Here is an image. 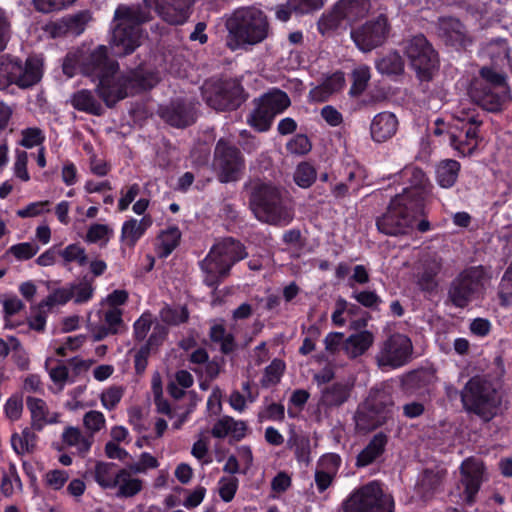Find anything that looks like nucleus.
<instances>
[{"instance_id": "f257e3e1", "label": "nucleus", "mask_w": 512, "mask_h": 512, "mask_svg": "<svg viewBox=\"0 0 512 512\" xmlns=\"http://www.w3.org/2000/svg\"><path fill=\"white\" fill-rule=\"evenodd\" d=\"M249 208L255 218L273 226H287L294 219V206L286 190L271 181L251 180L245 184Z\"/></svg>"}, {"instance_id": "f03ea898", "label": "nucleus", "mask_w": 512, "mask_h": 512, "mask_svg": "<svg viewBox=\"0 0 512 512\" xmlns=\"http://www.w3.org/2000/svg\"><path fill=\"white\" fill-rule=\"evenodd\" d=\"M150 20V11L141 6L119 5L111 24L109 47L113 55L125 57L141 45L142 24Z\"/></svg>"}, {"instance_id": "7ed1b4c3", "label": "nucleus", "mask_w": 512, "mask_h": 512, "mask_svg": "<svg viewBox=\"0 0 512 512\" xmlns=\"http://www.w3.org/2000/svg\"><path fill=\"white\" fill-rule=\"evenodd\" d=\"M228 45L231 49L263 42L269 33L266 14L254 6L240 7L226 20Z\"/></svg>"}, {"instance_id": "20e7f679", "label": "nucleus", "mask_w": 512, "mask_h": 512, "mask_svg": "<svg viewBox=\"0 0 512 512\" xmlns=\"http://www.w3.org/2000/svg\"><path fill=\"white\" fill-rule=\"evenodd\" d=\"M201 95L207 106L217 112L236 111L249 97L236 78H210L203 83Z\"/></svg>"}, {"instance_id": "39448f33", "label": "nucleus", "mask_w": 512, "mask_h": 512, "mask_svg": "<svg viewBox=\"0 0 512 512\" xmlns=\"http://www.w3.org/2000/svg\"><path fill=\"white\" fill-rule=\"evenodd\" d=\"M392 184L403 186L396 197H403L414 209L425 210L432 195L433 184L424 170L414 164H407L397 173L388 177Z\"/></svg>"}, {"instance_id": "423d86ee", "label": "nucleus", "mask_w": 512, "mask_h": 512, "mask_svg": "<svg viewBox=\"0 0 512 512\" xmlns=\"http://www.w3.org/2000/svg\"><path fill=\"white\" fill-rule=\"evenodd\" d=\"M159 82L157 73L138 66L129 69L127 72L118 71L112 89H103L107 99L106 107L114 108L121 100L134 96L154 88Z\"/></svg>"}, {"instance_id": "0eeeda50", "label": "nucleus", "mask_w": 512, "mask_h": 512, "mask_svg": "<svg viewBox=\"0 0 512 512\" xmlns=\"http://www.w3.org/2000/svg\"><path fill=\"white\" fill-rule=\"evenodd\" d=\"M42 75V63L34 56L25 61L10 54L0 56V89L9 85L28 89L40 82Z\"/></svg>"}, {"instance_id": "6e6552de", "label": "nucleus", "mask_w": 512, "mask_h": 512, "mask_svg": "<svg viewBox=\"0 0 512 512\" xmlns=\"http://www.w3.org/2000/svg\"><path fill=\"white\" fill-rule=\"evenodd\" d=\"M425 210L411 207L403 197H392L386 211L376 218L377 230L386 236L408 235Z\"/></svg>"}, {"instance_id": "1a4fd4ad", "label": "nucleus", "mask_w": 512, "mask_h": 512, "mask_svg": "<svg viewBox=\"0 0 512 512\" xmlns=\"http://www.w3.org/2000/svg\"><path fill=\"white\" fill-rule=\"evenodd\" d=\"M119 68V63L109 57L108 48L105 45L96 47L79 63L81 74L90 77L93 81H98L95 91L105 105L107 99L103 89L108 91L112 89Z\"/></svg>"}, {"instance_id": "9d476101", "label": "nucleus", "mask_w": 512, "mask_h": 512, "mask_svg": "<svg viewBox=\"0 0 512 512\" xmlns=\"http://www.w3.org/2000/svg\"><path fill=\"white\" fill-rule=\"evenodd\" d=\"M254 109L247 117V123L257 132L270 130L275 117L291 105L288 94L276 87L253 100Z\"/></svg>"}, {"instance_id": "9b49d317", "label": "nucleus", "mask_w": 512, "mask_h": 512, "mask_svg": "<svg viewBox=\"0 0 512 512\" xmlns=\"http://www.w3.org/2000/svg\"><path fill=\"white\" fill-rule=\"evenodd\" d=\"M394 499L379 482H370L355 490L343 502V512H394Z\"/></svg>"}, {"instance_id": "f8f14e48", "label": "nucleus", "mask_w": 512, "mask_h": 512, "mask_svg": "<svg viewBox=\"0 0 512 512\" xmlns=\"http://www.w3.org/2000/svg\"><path fill=\"white\" fill-rule=\"evenodd\" d=\"M460 399L465 411L481 417L491 414L499 403L493 384L480 376L468 380L461 390Z\"/></svg>"}, {"instance_id": "ddd939ff", "label": "nucleus", "mask_w": 512, "mask_h": 512, "mask_svg": "<svg viewBox=\"0 0 512 512\" xmlns=\"http://www.w3.org/2000/svg\"><path fill=\"white\" fill-rule=\"evenodd\" d=\"M413 343L405 334L394 332L378 344L375 362L381 371H391L412 360Z\"/></svg>"}, {"instance_id": "4468645a", "label": "nucleus", "mask_w": 512, "mask_h": 512, "mask_svg": "<svg viewBox=\"0 0 512 512\" xmlns=\"http://www.w3.org/2000/svg\"><path fill=\"white\" fill-rule=\"evenodd\" d=\"M212 166L219 182H236L245 169V158L239 147L230 140L220 138L214 147Z\"/></svg>"}, {"instance_id": "2eb2a0df", "label": "nucleus", "mask_w": 512, "mask_h": 512, "mask_svg": "<svg viewBox=\"0 0 512 512\" xmlns=\"http://www.w3.org/2000/svg\"><path fill=\"white\" fill-rule=\"evenodd\" d=\"M405 54L419 80L426 82L432 80L434 72L439 67V58L438 53L424 35L419 34L411 38L405 47Z\"/></svg>"}, {"instance_id": "dca6fc26", "label": "nucleus", "mask_w": 512, "mask_h": 512, "mask_svg": "<svg viewBox=\"0 0 512 512\" xmlns=\"http://www.w3.org/2000/svg\"><path fill=\"white\" fill-rule=\"evenodd\" d=\"M390 31L391 24L387 15L380 13L352 29L351 38L359 50L367 53L381 47L387 41Z\"/></svg>"}, {"instance_id": "f3484780", "label": "nucleus", "mask_w": 512, "mask_h": 512, "mask_svg": "<svg viewBox=\"0 0 512 512\" xmlns=\"http://www.w3.org/2000/svg\"><path fill=\"white\" fill-rule=\"evenodd\" d=\"M484 464L473 458L465 459L460 466V497L467 506L476 503L477 495L483 483Z\"/></svg>"}, {"instance_id": "a211bd4d", "label": "nucleus", "mask_w": 512, "mask_h": 512, "mask_svg": "<svg viewBox=\"0 0 512 512\" xmlns=\"http://www.w3.org/2000/svg\"><path fill=\"white\" fill-rule=\"evenodd\" d=\"M480 281L473 269L461 272L451 283L448 298L457 308H465L478 291Z\"/></svg>"}, {"instance_id": "6ab92c4d", "label": "nucleus", "mask_w": 512, "mask_h": 512, "mask_svg": "<svg viewBox=\"0 0 512 512\" xmlns=\"http://www.w3.org/2000/svg\"><path fill=\"white\" fill-rule=\"evenodd\" d=\"M439 35L447 46H451L457 51L467 50L473 43L465 25L454 17L440 19Z\"/></svg>"}, {"instance_id": "aec40b11", "label": "nucleus", "mask_w": 512, "mask_h": 512, "mask_svg": "<svg viewBox=\"0 0 512 512\" xmlns=\"http://www.w3.org/2000/svg\"><path fill=\"white\" fill-rule=\"evenodd\" d=\"M394 402L392 396L383 391L378 390L371 394L369 401L370 412L378 415L379 419L375 422L369 423L367 422V414L359 413L357 415V423L362 428H366L368 430L375 429L386 422V419L391 416V407Z\"/></svg>"}, {"instance_id": "412c9836", "label": "nucleus", "mask_w": 512, "mask_h": 512, "mask_svg": "<svg viewBox=\"0 0 512 512\" xmlns=\"http://www.w3.org/2000/svg\"><path fill=\"white\" fill-rule=\"evenodd\" d=\"M194 0H156L155 11L170 25H182L190 17Z\"/></svg>"}, {"instance_id": "4be33fe9", "label": "nucleus", "mask_w": 512, "mask_h": 512, "mask_svg": "<svg viewBox=\"0 0 512 512\" xmlns=\"http://www.w3.org/2000/svg\"><path fill=\"white\" fill-rule=\"evenodd\" d=\"M470 96L482 109L495 113L501 111L510 99V91L498 92L493 86L472 83Z\"/></svg>"}, {"instance_id": "5701e85b", "label": "nucleus", "mask_w": 512, "mask_h": 512, "mask_svg": "<svg viewBox=\"0 0 512 512\" xmlns=\"http://www.w3.org/2000/svg\"><path fill=\"white\" fill-rule=\"evenodd\" d=\"M199 266L204 273V284L214 289L230 274L232 268L212 249H210L205 258L199 262Z\"/></svg>"}, {"instance_id": "b1692460", "label": "nucleus", "mask_w": 512, "mask_h": 512, "mask_svg": "<svg viewBox=\"0 0 512 512\" xmlns=\"http://www.w3.org/2000/svg\"><path fill=\"white\" fill-rule=\"evenodd\" d=\"M159 116L170 126L186 128L195 122L193 109L182 100L171 102L169 105L160 107Z\"/></svg>"}, {"instance_id": "393cba45", "label": "nucleus", "mask_w": 512, "mask_h": 512, "mask_svg": "<svg viewBox=\"0 0 512 512\" xmlns=\"http://www.w3.org/2000/svg\"><path fill=\"white\" fill-rule=\"evenodd\" d=\"M398 119L392 112L376 114L370 124V135L374 142L382 143L392 138L398 129Z\"/></svg>"}, {"instance_id": "a878e982", "label": "nucleus", "mask_w": 512, "mask_h": 512, "mask_svg": "<svg viewBox=\"0 0 512 512\" xmlns=\"http://www.w3.org/2000/svg\"><path fill=\"white\" fill-rule=\"evenodd\" d=\"M123 476H127V469L119 468L114 462L97 461L95 464L93 478L102 489L117 488Z\"/></svg>"}, {"instance_id": "bb28decb", "label": "nucleus", "mask_w": 512, "mask_h": 512, "mask_svg": "<svg viewBox=\"0 0 512 512\" xmlns=\"http://www.w3.org/2000/svg\"><path fill=\"white\" fill-rule=\"evenodd\" d=\"M388 437L383 432L375 434L356 457L355 465L363 468L374 463L385 452Z\"/></svg>"}, {"instance_id": "cd10ccee", "label": "nucleus", "mask_w": 512, "mask_h": 512, "mask_svg": "<svg viewBox=\"0 0 512 512\" xmlns=\"http://www.w3.org/2000/svg\"><path fill=\"white\" fill-rule=\"evenodd\" d=\"M211 249L225 260L230 267H233L237 262L248 256L246 247L239 240L232 237L224 238L222 241L213 245Z\"/></svg>"}, {"instance_id": "c85d7f7f", "label": "nucleus", "mask_w": 512, "mask_h": 512, "mask_svg": "<svg viewBox=\"0 0 512 512\" xmlns=\"http://www.w3.org/2000/svg\"><path fill=\"white\" fill-rule=\"evenodd\" d=\"M375 68L381 75L397 77L404 73L405 61L398 51L391 50L375 60Z\"/></svg>"}, {"instance_id": "c756f323", "label": "nucleus", "mask_w": 512, "mask_h": 512, "mask_svg": "<svg viewBox=\"0 0 512 512\" xmlns=\"http://www.w3.org/2000/svg\"><path fill=\"white\" fill-rule=\"evenodd\" d=\"M71 105L77 111L94 116H102L105 113L102 104L97 100L93 92L88 89H81L73 93Z\"/></svg>"}, {"instance_id": "7c9ffc66", "label": "nucleus", "mask_w": 512, "mask_h": 512, "mask_svg": "<svg viewBox=\"0 0 512 512\" xmlns=\"http://www.w3.org/2000/svg\"><path fill=\"white\" fill-rule=\"evenodd\" d=\"M374 342L373 333L363 330L351 334L343 343V350L350 359H355L365 354Z\"/></svg>"}, {"instance_id": "2f4dec72", "label": "nucleus", "mask_w": 512, "mask_h": 512, "mask_svg": "<svg viewBox=\"0 0 512 512\" xmlns=\"http://www.w3.org/2000/svg\"><path fill=\"white\" fill-rule=\"evenodd\" d=\"M435 380V370L420 368L408 372L402 379V386L406 391L414 392L429 387Z\"/></svg>"}, {"instance_id": "473e14b6", "label": "nucleus", "mask_w": 512, "mask_h": 512, "mask_svg": "<svg viewBox=\"0 0 512 512\" xmlns=\"http://www.w3.org/2000/svg\"><path fill=\"white\" fill-rule=\"evenodd\" d=\"M350 397V387L342 382H335L325 387L321 393V403L325 407H339Z\"/></svg>"}, {"instance_id": "72a5a7b5", "label": "nucleus", "mask_w": 512, "mask_h": 512, "mask_svg": "<svg viewBox=\"0 0 512 512\" xmlns=\"http://www.w3.org/2000/svg\"><path fill=\"white\" fill-rule=\"evenodd\" d=\"M460 163L453 159L442 160L436 167V181L442 188H451L457 181Z\"/></svg>"}, {"instance_id": "f704fd0d", "label": "nucleus", "mask_w": 512, "mask_h": 512, "mask_svg": "<svg viewBox=\"0 0 512 512\" xmlns=\"http://www.w3.org/2000/svg\"><path fill=\"white\" fill-rule=\"evenodd\" d=\"M456 119L462 123L461 129L467 141L477 143L479 127L483 123L475 109H462Z\"/></svg>"}, {"instance_id": "c9c22d12", "label": "nucleus", "mask_w": 512, "mask_h": 512, "mask_svg": "<svg viewBox=\"0 0 512 512\" xmlns=\"http://www.w3.org/2000/svg\"><path fill=\"white\" fill-rule=\"evenodd\" d=\"M369 9V0H339L336 2V10H340L343 19L348 21L363 18Z\"/></svg>"}, {"instance_id": "e433bc0d", "label": "nucleus", "mask_w": 512, "mask_h": 512, "mask_svg": "<svg viewBox=\"0 0 512 512\" xmlns=\"http://www.w3.org/2000/svg\"><path fill=\"white\" fill-rule=\"evenodd\" d=\"M26 405L31 413V427L40 432L46 426V417L49 415V409L46 402L41 398L28 396Z\"/></svg>"}, {"instance_id": "4c0bfd02", "label": "nucleus", "mask_w": 512, "mask_h": 512, "mask_svg": "<svg viewBox=\"0 0 512 512\" xmlns=\"http://www.w3.org/2000/svg\"><path fill=\"white\" fill-rule=\"evenodd\" d=\"M479 76L473 84L493 86L498 92L509 91L507 77L503 72H499L493 67L484 66L480 69Z\"/></svg>"}, {"instance_id": "58836bf2", "label": "nucleus", "mask_w": 512, "mask_h": 512, "mask_svg": "<svg viewBox=\"0 0 512 512\" xmlns=\"http://www.w3.org/2000/svg\"><path fill=\"white\" fill-rule=\"evenodd\" d=\"M287 447L294 451L295 458L299 463L308 464L310 462L311 445L308 436L292 431L287 440Z\"/></svg>"}, {"instance_id": "ea45409f", "label": "nucleus", "mask_w": 512, "mask_h": 512, "mask_svg": "<svg viewBox=\"0 0 512 512\" xmlns=\"http://www.w3.org/2000/svg\"><path fill=\"white\" fill-rule=\"evenodd\" d=\"M210 340L220 345V351L229 355L237 349V343L232 333H228L223 324H214L209 331Z\"/></svg>"}, {"instance_id": "a19ab883", "label": "nucleus", "mask_w": 512, "mask_h": 512, "mask_svg": "<svg viewBox=\"0 0 512 512\" xmlns=\"http://www.w3.org/2000/svg\"><path fill=\"white\" fill-rule=\"evenodd\" d=\"M182 233L178 226L171 225L163 230L159 236L160 246L158 255L160 258H167L179 246Z\"/></svg>"}, {"instance_id": "79ce46f5", "label": "nucleus", "mask_w": 512, "mask_h": 512, "mask_svg": "<svg viewBox=\"0 0 512 512\" xmlns=\"http://www.w3.org/2000/svg\"><path fill=\"white\" fill-rule=\"evenodd\" d=\"M70 289L73 290V299L76 304L89 302L94 294L93 277L83 276L79 283H70Z\"/></svg>"}, {"instance_id": "37998d69", "label": "nucleus", "mask_w": 512, "mask_h": 512, "mask_svg": "<svg viewBox=\"0 0 512 512\" xmlns=\"http://www.w3.org/2000/svg\"><path fill=\"white\" fill-rule=\"evenodd\" d=\"M344 21L340 10H336V3L331 11L324 13L317 22L318 32L327 35L337 30Z\"/></svg>"}, {"instance_id": "c03bdc74", "label": "nucleus", "mask_w": 512, "mask_h": 512, "mask_svg": "<svg viewBox=\"0 0 512 512\" xmlns=\"http://www.w3.org/2000/svg\"><path fill=\"white\" fill-rule=\"evenodd\" d=\"M294 182L303 189L310 188L317 179V171L309 162H301L294 172Z\"/></svg>"}, {"instance_id": "a18cd8bd", "label": "nucleus", "mask_w": 512, "mask_h": 512, "mask_svg": "<svg viewBox=\"0 0 512 512\" xmlns=\"http://www.w3.org/2000/svg\"><path fill=\"white\" fill-rule=\"evenodd\" d=\"M285 362L281 359L275 358L271 363L265 367L264 374L261 379V386L268 388L271 385H277L285 371Z\"/></svg>"}, {"instance_id": "49530a36", "label": "nucleus", "mask_w": 512, "mask_h": 512, "mask_svg": "<svg viewBox=\"0 0 512 512\" xmlns=\"http://www.w3.org/2000/svg\"><path fill=\"white\" fill-rule=\"evenodd\" d=\"M352 85L349 89L351 97L360 96L367 88L371 78L370 68L368 66H360L352 71Z\"/></svg>"}, {"instance_id": "de8ad7c7", "label": "nucleus", "mask_w": 512, "mask_h": 512, "mask_svg": "<svg viewBox=\"0 0 512 512\" xmlns=\"http://www.w3.org/2000/svg\"><path fill=\"white\" fill-rule=\"evenodd\" d=\"M130 472V470H127V476L119 478L117 497L130 498L142 490L143 481L138 478H131Z\"/></svg>"}, {"instance_id": "09e8293b", "label": "nucleus", "mask_w": 512, "mask_h": 512, "mask_svg": "<svg viewBox=\"0 0 512 512\" xmlns=\"http://www.w3.org/2000/svg\"><path fill=\"white\" fill-rule=\"evenodd\" d=\"M145 227L138 225V221L134 218L126 220L121 229V240L129 247L135 246L137 241L144 235Z\"/></svg>"}, {"instance_id": "8fccbe9b", "label": "nucleus", "mask_w": 512, "mask_h": 512, "mask_svg": "<svg viewBox=\"0 0 512 512\" xmlns=\"http://www.w3.org/2000/svg\"><path fill=\"white\" fill-rule=\"evenodd\" d=\"M302 334H305V337L298 352L302 356H307L315 350L316 342L321 336V329L318 324H312L309 327L302 326Z\"/></svg>"}, {"instance_id": "3c124183", "label": "nucleus", "mask_w": 512, "mask_h": 512, "mask_svg": "<svg viewBox=\"0 0 512 512\" xmlns=\"http://www.w3.org/2000/svg\"><path fill=\"white\" fill-rule=\"evenodd\" d=\"M59 256L64 260V265L76 262L79 266H85L88 263L86 251L79 244L73 243L58 251Z\"/></svg>"}, {"instance_id": "603ef678", "label": "nucleus", "mask_w": 512, "mask_h": 512, "mask_svg": "<svg viewBox=\"0 0 512 512\" xmlns=\"http://www.w3.org/2000/svg\"><path fill=\"white\" fill-rule=\"evenodd\" d=\"M71 299H73V290L70 289V286L68 285L66 287L55 289L44 300L40 302L39 307L52 308L55 305H65Z\"/></svg>"}, {"instance_id": "864d4df0", "label": "nucleus", "mask_w": 512, "mask_h": 512, "mask_svg": "<svg viewBox=\"0 0 512 512\" xmlns=\"http://www.w3.org/2000/svg\"><path fill=\"white\" fill-rule=\"evenodd\" d=\"M285 419V407L282 403H270L262 407L258 412L259 422L275 421L283 422Z\"/></svg>"}, {"instance_id": "5fc2aeb1", "label": "nucleus", "mask_w": 512, "mask_h": 512, "mask_svg": "<svg viewBox=\"0 0 512 512\" xmlns=\"http://www.w3.org/2000/svg\"><path fill=\"white\" fill-rule=\"evenodd\" d=\"M312 149L310 139L305 134H296L286 143V150L290 154L305 155Z\"/></svg>"}, {"instance_id": "6e6d98bb", "label": "nucleus", "mask_w": 512, "mask_h": 512, "mask_svg": "<svg viewBox=\"0 0 512 512\" xmlns=\"http://www.w3.org/2000/svg\"><path fill=\"white\" fill-rule=\"evenodd\" d=\"M498 296L502 305L512 303V266L510 265L504 272L498 286Z\"/></svg>"}, {"instance_id": "4d7b16f0", "label": "nucleus", "mask_w": 512, "mask_h": 512, "mask_svg": "<svg viewBox=\"0 0 512 512\" xmlns=\"http://www.w3.org/2000/svg\"><path fill=\"white\" fill-rule=\"evenodd\" d=\"M89 14L87 11H82L74 15L66 16L65 20L68 27L70 36H79L85 30L88 22Z\"/></svg>"}, {"instance_id": "13d9d810", "label": "nucleus", "mask_w": 512, "mask_h": 512, "mask_svg": "<svg viewBox=\"0 0 512 512\" xmlns=\"http://www.w3.org/2000/svg\"><path fill=\"white\" fill-rule=\"evenodd\" d=\"M22 139L20 144L28 149L43 144L45 141V135L43 131L38 127H29L21 132Z\"/></svg>"}, {"instance_id": "bf43d9fd", "label": "nucleus", "mask_w": 512, "mask_h": 512, "mask_svg": "<svg viewBox=\"0 0 512 512\" xmlns=\"http://www.w3.org/2000/svg\"><path fill=\"white\" fill-rule=\"evenodd\" d=\"M38 251L39 247L30 242L18 243L8 249V253L12 254L17 260H29L33 258Z\"/></svg>"}, {"instance_id": "052dcab7", "label": "nucleus", "mask_w": 512, "mask_h": 512, "mask_svg": "<svg viewBox=\"0 0 512 512\" xmlns=\"http://www.w3.org/2000/svg\"><path fill=\"white\" fill-rule=\"evenodd\" d=\"M351 297L363 307L372 310L378 309V306L382 302L381 298L376 294V292L370 290H363L359 292L353 291Z\"/></svg>"}, {"instance_id": "680f3d73", "label": "nucleus", "mask_w": 512, "mask_h": 512, "mask_svg": "<svg viewBox=\"0 0 512 512\" xmlns=\"http://www.w3.org/2000/svg\"><path fill=\"white\" fill-rule=\"evenodd\" d=\"M13 480L21 486V480L14 465H11L8 472H4L1 478L0 490L3 496L11 497L14 494Z\"/></svg>"}, {"instance_id": "e2e57ef3", "label": "nucleus", "mask_w": 512, "mask_h": 512, "mask_svg": "<svg viewBox=\"0 0 512 512\" xmlns=\"http://www.w3.org/2000/svg\"><path fill=\"white\" fill-rule=\"evenodd\" d=\"M152 325V315L149 312H144L133 324V334L136 341H143Z\"/></svg>"}, {"instance_id": "0e129e2a", "label": "nucleus", "mask_w": 512, "mask_h": 512, "mask_svg": "<svg viewBox=\"0 0 512 512\" xmlns=\"http://www.w3.org/2000/svg\"><path fill=\"white\" fill-rule=\"evenodd\" d=\"M23 411V399L20 395H12L9 397L4 405V413L11 421L20 419Z\"/></svg>"}, {"instance_id": "69168bd1", "label": "nucleus", "mask_w": 512, "mask_h": 512, "mask_svg": "<svg viewBox=\"0 0 512 512\" xmlns=\"http://www.w3.org/2000/svg\"><path fill=\"white\" fill-rule=\"evenodd\" d=\"M294 13L305 15L320 10L324 6L323 0H289Z\"/></svg>"}, {"instance_id": "338daca9", "label": "nucleus", "mask_w": 512, "mask_h": 512, "mask_svg": "<svg viewBox=\"0 0 512 512\" xmlns=\"http://www.w3.org/2000/svg\"><path fill=\"white\" fill-rule=\"evenodd\" d=\"M76 0H33L35 9L42 13H51L66 8Z\"/></svg>"}, {"instance_id": "774afa93", "label": "nucleus", "mask_w": 512, "mask_h": 512, "mask_svg": "<svg viewBox=\"0 0 512 512\" xmlns=\"http://www.w3.org/2000/svg\"><path fill=\"white\" fill-rule=\"evenodd\" d=\"M219 484V495L221 499L226 503L231 502L234 499L235 494L238 490V479L235 477H223L220 479Z\"/></svg>"}]
</instances>
